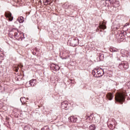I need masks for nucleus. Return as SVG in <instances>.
Here are the masks:
<instances>
[{
  "label": "nucleus",
  "mask_w": 130,
  "mask_h": 130,
  "mask_svg": "<svg viewBox=\"0 0 130 130\" xmlns=\"http://www.w3.org/2000/svg\"><path fill=\"white\" fill-rule=\"evenodd\" d=\"M115 100L116 102H118L120 104H123V102L125 101V96L123 93H118L116 94Z\"/></svg>",
  "instance_id": "f257e3e1"
},
{
  "label": "nucleus",
  "mask_w": 130,
  "mask_h": 130,
  "mask_svg": "<svg viewBox=\"0 0 130 130\" xmlns=\"http://www.w3.org/2000/svg\"><path fill=\"white\" fill-rule=\"evenodd\" d=\"M67 44L70 46H77L79 44V39L76 37L71 38L67 42Z\"/></svg>",
  "instance_id": "f03ea898"
},
{
  "label": "nucleus",
  "mask_w": 130,
  "mask_h": 130,
  "mask_svg": "<svg viewBox=\"0 0 130 130\" xmlns=\"http://www.w3.org/2000/svg\"><path fill=\"white\" fill-rule=\"evenodd\" d=\"M105 3L107 5V7L109 6V4H107L108 3H110V5H111L113 8H118V7H119V2L116 0H107Z\"/></svg>",
  "instance_id": "7ed1b4c3"
},
{
  "label": "nucleus",
  "mask_w": 130,
  "mask_h": 130,
  "mask_svg": "<svg viewBox=\"0 0 130 130\" xmlns=\"http://www.w3.org/2000/svg\"><path fill=\"white\" fill-rule=\"evenodd\" d=\"M118 68L120 69V70H123V69L125 70H127L128 68V63H127L126 61L122 62L119 64Z\"/></svg>",
  "instance_id": "20e7f679"
},
{
  "label": "nucleus",
  "mask_w": 130,
  "mask_h": 130,
  "mask_svg": "<svg viewBox=\"0 0 130 130\" xmlns=\"http://www.w3.org/2000/svg\"><path fill=\"white\" fill-rule=\"evenodd\" d=\"M50 68L51 71H53L54 72H57V71H59V66L58 65H55L54 63H52L50 64Z\"/></svg>",
  "instance_id": "39448f33"
},
{
  "label": "nucleus",
  "mask_w": 130,
  "mask_h": 130,
  "mask_svg": "<svg viewBox=\"0 0 130 130\" xmlns=\"http://www.w3.org/2000/svg\"><path fill=\"white\" fill-rule=\"evenodd\" d=\"M104 75V71L102 69H98V73L97 75H96V78H100V77H102Z\"/></svg>",
  "instance_id": "423d86ee"
},
{
  "label": "nucleus",
  "mask_w": 130,
  "mask_h": 130,
  "mask_svg": "<svg viewBox=\"0 0 130 130\" xmlns=\"http://www.w3.org/2000/svg\"><path fill=\"white\" fill-rule=\"evenodd\" d=\"M5 16L6 18H8L10 21L14 19V17L12 16V13L10 12H5Z\"/></svg>",
  "instance_id": "0eeeda50"
},
{
  "label": "nucleus",
  "mask_w": 130,
  "mask_h": 130,
  "mask_svg": "<svg viewBox=\"0 0 130 130\" xmlns=\"http://www.w3.org/2000/svg\"><path fill=\"white\" fill-rule=\"evenodd\" d=\"M68 119L69 121H70V122H76L78 119L77 118V117L72 116L70 117Z\"/></svg>",
  "instance_id": "6e6552de"
},
{
  "label": "nucleus",
  "mask_w": 130,
  "mask_h": 130,
  "mask_svg": "<svg viewBox=\"0 0 130 130\" xmlns=\"http://www.w3.org/2000/svg\"><path fill=\"white\" fill-rule=\"evenodd\" d=\"M113 97H114V95L111 92H109L107 94V98L110 101L112 100L113 99Z\"/></svg>",
  "instance_id": "1a4fd4ad"
},
{
  "label": "nucleus",
  "mask_w": 130,
  "mask_h": 130,
  "mask_svg": "<svg viewBox=\"0 0 130 130\" xmlns=\"http://www.w3.org/2000/svg\"><path fill=\"white\" fill-rule=\"evenodd\" d=\"M36 82V79H32V80H30L29 84H30V86H31V87H34V86H35V85H36V84L35 83Z\"/></svg>",
  "instance_id": "9d476101"
},
{
  "label": "nucleus",
  "mask_w": 130,
  "mask_h": 130,
  "mask_svg": "<svg viewBox=\"0 0 130 130\" xmlns=\"http://www.w3.org/2000/svg\"><path fill=\"white\" fill-rule=\"evenodd\" d=\"M17 21H18L19 23H23L24 21H25V18L23 16H21L18 18Z\"/></svg>",
  "instance_id": "9b49d317"
},
{
  "label": "nucleus",
  "mask_w": 130,
  "mask_h": 130,
  "mask_svg": "<svg viewBox=\"0 0 130 130\" xmlns=\"http://www.w3.org/2000/svg\"><path fill=\"white\" fill-rule=\"evenodd\" d=\"M109 50L111 52H117V51H118V49L115 48H110Z\"/></svg>",
  "instance_id": "f8f14e48"
},
{
  "label": "nucleus",
  "mask_w": 130,
  "mask_h": 130,
  "mask_svg": "<svg viewBox=\"0 0 130 130\" xmlns=\"http://www.w3.org/2000/svg\"><path fill=\"white\" fill-rule=\"evenodd\" d=\"M98 56L99 57V59H100V60H103V59H104V54L99 53L98 54Z\"/></svg>",
  "instance_id": "ddd939ff"
},
{
  "label": "nucleus",
  "mask_w": 130,
  "mask_h": 130,
  "mask_svg": "<svg viewBox=\"0 0 130 130\" xmlns=\"http://www.w3.org/2000/svg\"><path fill=\"white\" fill-rule=\"evenodd\" d=\"M100 29H103V30H105V29H106V25L104 24V23H103L102 24L100 25Z\"/></svg>",
  "instance_id": "4468645a"
},
{
  "label": "nucleus",
  "mask_w": 130,
  "mask_h": 130,
  "mask_svg": "<svg viewBox=\"0 0 130 130\" xmlns=\"http://www.w3.org/2000/svg\"><path fill=\"white\" fill-rule=\"evenodd\" d=\"M98 73V69H94L92 71V74L94 77H96V74Z\"/></svg>",
  "instance_id": "2eb2a0df"
},
{
  "label": "nucleus",
  "mask_w": 130,
  "mask_h": 130,
  "mask_svg": "<svg viewBox=\"0 0 130 130\" xmlns=\"http://www.w3.org/2000/svg\"><path fill=\"white\" fill-rule=\"evenodd\" d=\"M24 130H31V126L29 125L24 126Z\"/></svg>",
  "instance_id": "dca6fc26"
},
{
  "label": "nucleus",
  "mask_w": 130,
  "mask_h": 130,
  "mask_svg": "<svg viewBox=\"0 0 130 130\" xmlns=\"http://www.w3.org/2000/svg\"><path fill=\"white\" fill-rule=\"evenodd\" d=\"M95 129H96V126L94 124L91 125L89 126L90 130H95Z\"/></svg>",
  "instance_id": "f3484780"
},
{
  "label": "nucleus",
  "mask_w": 130,
  "mask_h": 130,
  "mask_svg": "<svg viewBox=\"0 0 130 130\" xmlns=\"http://www.w3.org/2000/svg\"><path fill=\"white\" fill-rule=\"evenodd\" d=\"M61 107L62 109H66V105L64 104V102L61 103Z\"/></svg>",
  "instance_id": "a211bd4d"
},
{
  "label": "nucleus",
  "mask_w": 130,
  "mask_h": 130,
  "mask_svg": "<svg viewBox=\"0 0 130 130\" xmlns=\"http://www.w3.org/2000/svg\"><path fill=\"white\" fill-rule=\"evenodd\" d=\"M17 36H18V32H15L14 33V37H17Z\"/></svg>",
  "instance_id": "6ab92c4d"
},
{
  "label": "nucleus",
  "mask_w": 130,
  "mask_h": 130,
  "mask_svg": "<svg viewBox=\"0 0 130 130\" xmlns=\"http://www.w3.org/2000/svg\"><path fill=\"white\" fill-rule=\"evenodd\" d=\"M112 121H113V124H115L116 123V121H115V120L114 119H113Z\"/></svg>",
  "instance_id": "aec40b11"
},
{
  "label": "nucleus",
  "mask_w": 130,
  "mask_h": 130,
  "mask_svg": "<svg viewBox=\"0 0 130 130\" xmlns=\"http://www.w3.org/2000/svg\"><path fill=\"white\" fill-rule=\"evenodd\" d=\"M128 25H129V23H126V24L124 25V27H126V26H128Z\"/></svg>",
  "instance_id": "412c9836"
},
{
  "label": "nucleus",
  "mask_w": 130,
  "mask_h": 130,
  "mask_svg": "<svg viewBox=\"0 0 130 130\" xmlns=\"http://www.w3.org/2000/svg\"><path fill=\"white\" fill-rule=\"evenodd\" d=\"M22 99H25V98H20V101H21V103H23V102H22Z\"/></svg>",
  "instance_id": "4be33fe9"
},
{
  "label": "nucleus",
  "mask_w": 130,
  "mask_h": 130,
  "mask_svg": "<svg viewBox=\"0 0 130 130\" xmlns=\"http://www.w3.org/2000/svg\"><path fill=\"white\" fill-rule=\"evenodd\" d=\"M19 68H23V64H20V65H19Z\"/></svg>",
  "instance_id": "5701e85b"
},
{
  "label": "nucleus",
  "mask_w": 130,
  "mask_h": 130,
  "mask_svg": "<svg viewBox=\"0 0 130 130\" xmlns=\"http://www.w3.org/2000/svg\"><path fill=\"white\" fill-rule=\"evenodd\" d=\"M49 1L48 0H46V2H45V4H46L47 3H48Z\"/></svg>",
  "instance_id": "b1692460"
},
{
  "label": "nucleus",
  "mask_w": 130,
  "mask_h": 130,
  "mask_svg": "<svg viewBox=\"0 0 130 130\" xmlns=\"http://www.w3.org/2000/svg\"><path fill=\"white\" fill-rule=\"evenodd\" d=\"M20 40H23V37H20Z\"/></svg>",
  "instance_id": "393cba45"
},
{
  "label": "nucleus",
  "mask_w": 130,
  "mask_h": 130,
  "mask_svg": "<svg viewBox=\"0 0 130 130\" xmlns=\"http://www.w3.org/2000/svg\"><path fill=\"white\" fill-rule=\"evenodd\" d=\"M18 70H19V68H18V69H16V72H18Z\"/></svg>",
  "instance_id": "a878e982"
},
{
  "label": "nucleus",
  "mask_w": 130,
  "mask_h": 130,
  "mask_svg": "<svg viewBox=\"0 0 130 130\" xmlns=\"http://www.w3.org/2000/svg\"><path fill=\"white\" fill-rule=\"evenodd\" d=\"M128 86L130 88V82H129Z\"/></svg>",
  "instance_id": "bb28decb"
},
{
  "label": "nucleus",
  "mask_w": 130,
  "mask_h": 130,
  "mask_svg": "<svg viewBox=\"0 0 130 130\" xmlns=\"http://www.w3.org/2000/svg\"><path fill=\"white\" fill-rule=\"evenodd\" d=\"M41 130H45V129H44V128H42Z\"/></svg>",
  "instance_id": "cd10ccee"
},
{
  "label": "nucleus",
  "mask_w": 130,
  "mask_h": 130,
  "mask_svg": "<svg viewBox=\"0 0 130 130\" xmlns=\"http://www.w3.org/2000/svg\"><path fill=\"white\" fill-rule=\"evenodd\" d=\"M120 35H121V38L122 37V34H121Z\"/></svg>",
  "instance_id": "c85d7f7f"
},
{
  "label": "nucleus",
  "mask_w": 130,
  "mask_h": 130,
  "mask_svg": "<svg viewBox=\"0 0 130 130\" xmlns=\"http://www.w3.org/2000/svg\"><path fill=\"white\" fill-rule=\"evenodd\" d=\"M67 109H69V108H68V107H66V110Z\"/></svg>",
  "instance_id": "c756f323"
},
{
  "label": "nucleus",
  "mask_w": 130,
  "mask_h": 130,
  "mask_svg": "<svg viewBox=\"0 0 130 130\" xmlns=\"http://www.w3.org/2000/svg\"><path fill=\"white\" fill-rule=\"evenodd\" d=\"M27 100H29V98H27Z\"/></svg>",
  "instance_id": "7c9ffc66"
},
{
  "label": "nucleus",
  "mask_w": 130,
  "mask_h": 130,
  "mask_svg": "<svg viewBox=\"0 0 130 130\" xmlns=\"http://www.w3.org/2000/svg\"><path fill=\"white\" fill-rule=\"evenodd\" d=\"M66 104H67V105H69V104H68L67 103H66Z\"/></svg>",
  "instance_id": "2f4dec72"
},
{
  "label": "nucleus",
  "mask_w": 130,
  "mask_h": 130,
  "mask_svg": "<svg viewBox=\"0 0 130 130\" xmlns=\"http://www.w3.org/2000/svg\"><path fill=\"white\" fill-rule=\"evenodd\" d=\"M23 36H24V35H22Z\"/></svg>",
  "instance_id": "473e14b6"
},
{
  "label": "nucleus",
  "mask_w": 130,
  "mask_h": 130,
  "mask_svg": "<svg viewBox=\"0 0 130 130\" xmlns=\"http://www.w3.org/2000/svg\"><path fill=\"white\" fill-rule=\"evenodd\" d=\"M69 106H70V105H69Z\"/></svg>",
  "instance_id": "72a5a7b5"
},
{
  "label": "nucleus",
  "mask_w": 130,
  "mask_h": 130,
  "mask_svg": "<svg viewBox=\"0 0 130 130\" xmlns=\"http://www.w3.org/2000/svg\"><path fill=\"white\" fill-rule=\"evenodd\" d=\"M112 124V125L113 124Z\"/></svg>",
  "instance_id": "f704fd0d"
}]
</instances>
